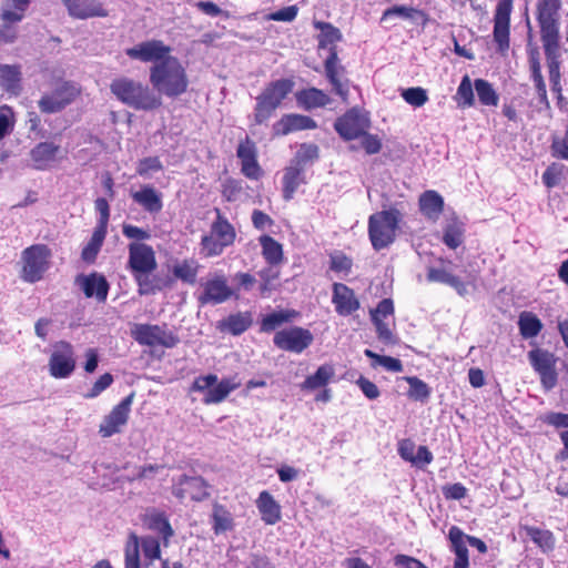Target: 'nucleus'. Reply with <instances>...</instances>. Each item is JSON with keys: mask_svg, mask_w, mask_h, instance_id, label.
Returning <instances> with one entry per match:
<instances>
[{"mask_svg": "<svg viewBox=\"0 0 568 568\" xmlns=\"http://www.w3.org/2000/svg\"><path fill=\"white\" fill-rule=\"evenodd\" d=\"M149 79L158 95L162 94L170 99L186 93L190 84L185 68L175 57L151 65Z\"/></svg>", "mask_w": 568, "mask_h": 568, "instance_id": "obj_1", "label": "nucleus"}, {"mask_svg": "<svg viewBox=\"0 0 568 568\" xmlns=\"http://www.w3.org/2000/svg\"><path fill=\"white\" fill-rule=\"evenodd\" d=\"M126 268L138 284L140 295L154 294L162 290V286L150 280L149 275L158 267L156 256L153 247L145 243L131 242L128 245Z\"/></svg>", "mask_w": 568, "mask_h": 568, "instance_id": "obj_2", "label": "nucleus"}, {"mask_svg": "<svg viewBox=\"0 0 568 568\" xmlns=\"http://www.w3.org/2000/svg\"><path fill=\"white\" fill-rule=\"evenodd\" d=\"M111 93L123 104L138 111H154L162 105V98L149 85L128 77H119L110 83Z\"/></svg>", "mask_w": 568, "mask_h": 568, "instance_id": "obj_3", "label": "nucleus"}, {"mask_svg": "<svg viewBox=\"0 0 568 568\" xmlns=\"http://www.w3.org/2000/svg\"><path fill=\"white\" fill-rule=\"evenodd\" d=\"M562 0H536V20L544 51L560 50V10Z\"/></svg>", "mask_w": 568, "mask_h": 568, "instance_id": "obj_4", "label": "nucleus"}, {"mask_svg": "<svg viewBox=\"0 0 568 568\" xmlns=\"http://www.w3.org/2000/svg\"><path fill=\"white\" fill-rule=\"evenodd\" d=\"M402 217L395 207L378 211L368 217V237L375 251L384 250L395 242Z\"/></svg>", "mask_w": 568, "mask_h": 568, "instance_id": "obj_5", "label": "nucleus"}, {"mask_svg": "<svg viewBox=\"0 0 568 568\" xmlns=\"http://www.w3.org/2000/svg\"><path fill=\"white\" fill-rule=\"evenodd\" d=\"M292 79H278L268 82L263 91L255 98L254 124L262 125L266 123L282 102L294 89Z\"/></svg>", "mask_w": 568, "mask_h": 568, "instance_id": "obj_6", "label": "nucleus"}, {"mask_svg": "<svg viewBox=\"0 0 568 568\" xmlns=\"http://www.w3.org/2000/svg\"><path fill=\"white\" fill-rule=\"evenodd\" d=\"M216 219L211 225L210 234L202 236L201 246L205 257L219 256L224 248L232 245L236 237L234 226L222 215L219 209Z\"/></svg>", "mask_w": 568, "mask_h": 568, "instance_id": "obj_7", "label": "nucleus"}, {"mask_svg": "<svg viewBox=\"0 0 568 568\" xmlns=\"http://www.w3.org/2000/svg\"><path fill=\"white\" fill-rule=\"evenodd\" d=\"M52 252L45 244H33L21 253L22 268L20 277L27 283L41 281L50 267Z\"/></svg>", "mask_w": 568, "mask_h": 568, "instance_id": "obj_8", "label": "nucleus"}, {"mask_svg": "<svg viewBox=\"0 0 568 568\" xmlns=\"http://www.w3.org/2000/svg\"><path fill=\"white\" fill-rule=\"evenodd\" d=\"M240 386L231 378L219 381L215 374L199 376L190 387V392L205 393L203 403L206 405L222 403L231 392Z\"/></svg>", "mask_w": 568, "mask_h": 568, "instance_id": "obj_9", "label": "nucleus"}, {"mask_svg": "<svg viewBox=\"0 0 568 568\" xmlns=\"http://www.w3.org/2000/svg\"><path fill=\"white\" fill-rule=\"evenodd\" d=\"M140 544L143 555L146 559V566L151 565L161 556L160 541L151 536H145L141 540L136 534L131 532L124 548V567L141 568L140 562Z\"/></svg>", "mask_w": 568, "mask_h": 568, "instance_id": "obj_10", "label": "nucleus"}, {"mask_svg": "<svg viewBox=\"0 0 568 568\" xmlns=\"http://www.w3.org/2000/svg\"><path fill=\"white\" fill-rule=\"evenodd\" d=\"M131 335L140 345L149 347L173 348L180 343L179 336L168 329L166 324H135Z\"/></svg>", "mask_w": 568, "mask_h": 568, "instance_id": "obj_11", "label": "nucleus"}, {"mask_svg": "<svg viewBox=\"0 0 568 568\" xmlns=\"http://www.w3.org/2000/svg\"><path fill=\"white\" fill-rule=\"evenodd\" d=\"M528 361L532 369L539 375L540 384L545 390H551L558 383L557 357L548 349L540 347L528 352Z\"/></svg>", "mask_w": 568, "mask_h": 568, "instance_id": "obj_12", "label": "nucleus"}, {"mask_svg": "<svg viewBox=\"0 0 568 568\" xmlns=\"http://www.w3.org/2000/svg\"><path fill=\"white\" fill-rule=\"evenodd\" d=\"M201 286L202 291L196 296L197 303L201 306L222 304L236 295L223 273H214L202 282Z\"/></svg>", "mask_w": 568, "mask_h": 568, "instance_id": "obj_13", "label": "nucleus"}, {"mask_svg": "<svg viewBox=\"0 0 568 568\" xmlns=\"http://www.w3.org/2000/svg\"><path fill=\"white\" fill-rule=\"evenodd\" d=\"M513 8L514 0H497L493 18V38L500 53L507 52L510 47V17Z\"/></svg>", "mask_w": 568, "mask_h": 568, "instance_id": "obj_14", "label": "nucleus"}, {"mask_svg": "<svg viewBox=\"0 0 568 568\" xmlns=\"http://www.w3.org/2000/svg\"><path fill=\"white\" fill-rule=\"evenodd\" d=\"M325 77L332 85V91L346 101L349 90V79L346 68L338 58L337 47L329 48V53L324 61Z\"/></svg>", "mask_w": 568, "mask_h": 568, "instance_id": "obj_15", "label": "nucleus"}, {"mask_svg": "<svg viewBox=\"0 0 568 568\" xmlns=\"http://www.w3.org/2000/svg\"><path fill=\"white\" fill-rule=\"evenodd\" d=\"M73 346L67 341H59L53 345L49 358V372L54 378H67L75 369Z\"/></svg>", "mask_w": 568, "mask_h": 568, "instance_id": "obj_16", "label": "nucleus"}, {"mask_svg": "<svg viewBox=\"0 0 568 568\" xmlns=\"http://www.w3.org/2000/svg\"><path fill=\"white\" fill-rule=\"evenodd\" d=\"M133 398L134 393L129 394L104 416L99 425V434L103 438L111 437L122 432V428L129 422Z\"/></svg>", "mask_w": 568, "mask_h": 568, "instance_id": "obj_17", "label": "nucleus"}, {"mask_svg": "<svg viewBox=\"0 0 568 568\" xmlns=\"http://www.w3.org/2000/svg\"><path fill=\"white\" fill-rule=\"evenodd\" d=\"M312 333L300 326L277 331L273 337L274 345L282 351L300 354L313 342Z\"/></svg>", "mask_w": 568, "mask_h": 568, "instance_id": "obj_18", "label": "nucleus"}, {"mask_svg": "<svg viewBox=\"0 0 568 568\" xmlns=\"http://www.w3.org/2000/svg\"><path fill=\"white\" fill-rule=\"evenodd\" d=\"M171 47L166 45L161 40H148L143 41L132 48L125 50V53L129 58L133 60H139L141 62L148 63L153 62L160 63L171 58Z\"/></svg>", "mask_w": 568, "mask_h": 568, "instance_id": "obj_19", "label": "nucleus"}, {"mask_svg": "<svg viewBox=\"0 0 568 568\" xmlns=\"http://www.w3.org/2000/svg\"><path fill=\"white\" fill-rule=\"evenodd\" d=\"M236 156L241 163V173L248 180L257 181L264 175V171L257 160L255 142L246 135L236 148Z\"/></svg>", "mask_w": 568, "mask_h": 568, "instance_id": "obj_20", "label": "nucleus"}, {"mask_svg": "<svg viewBox=\"0 0 568 568\" xmlns=\"http://www.w3.org/2000/svg\"><path fill=\"white\" fill-rule=\"evenodd\" d=\"M77 90L69 83H63L55 88L51 93H45L38 101V106L42 113H58L77 98Z\"/></svg>", "mask_w": 568, "mask_h": 568, "instance_id": "obj_21", "label": "nucleus"}, {"mask_svg": "<svg viewBox=\"0 0 568 568\" xmlns=\"http://www.w3.org/2000/svg\"><path fill=\"white\" fill-rule=\"evenodd\" d=\"M209 484L201 476H180L174 489L173 495L179 499L189 497L193 501H203L209 498Z\"/></svg>", "mask_w": 568, "mask_h": 568, "instance_id": "obj_22", "label": "nucleus"}, {"mask_svg": "<svg viewBox=\"0 0 568 568\" xmlns=\"http://www.w3.org/2000/svg\"><path fill=\"white\" fill-rule=\"evenodd\" d=\"M61 159H63L62 149L53 142H39L30 151L32 166L39 171L53 168Z\"/></svg>", "mask_w": 568, "mask_h": 568, "instance_id": "obj_23", "label": "nucleus"}, {"mask_svg": "<svg viewBox=\"0 0 568 568\" xmlns=\"http://www.w3.org/2000/svg\"><path fill=\"white\" fill-rule=\"evenodd\" d=\"M368 126V120L356 110L347 111L344 115L339 116L334 124L337 133L346 141L361 138Z\"/></svg>", "mask_w": 568, "mask_h": 568, "instance_id": "obj_24", "label": "nucleus"}, {"mask_svg": "<svg viewBox=\"0 0 568 568\" xmlns=\"http://www.w3.org/2000/svg\"><path fill=\"white\" fill-rule=\"evenodd\" d=\"M75 284L80 286L87 298L94 297L104 303L108 298L110 285L103 274L92 272L88 275L80 274L75 277Z\"/></svg>", "mask_w": 568, "mask_h": 568, "instance_id": "obj_25", "label": "nucleus"}, {"mask_svg": "<svg viewBox=\"0 0 568 568\" xmlns=\"http://www.w3.org/2000/svg\"><path fill=\"white\" fill-rule=\"evenodd\" d=\"M316 122L307 115L288 113L282 115L273 124L272 130L274 136H284L297 131L316 129Z\"/></svg>", "mask_w": 568, "mask_h": 568, "instance_id": "obj_26", "label": "nucleus"}, {"mask_svg": "<svg viewBox=\"0 0 568 568\" xmlns=\"http://www.w3.org/2000/svg\"><path fill=\"white\" fill-rule=\"evenodd\" d=\"M546 58V65L548 70V78L550 82V89L556 94L557 105L564 108V95L561 84V61L560 50H547L544 51Z\"/></svg>", "mask_w": 568, "mask_h": 568, "instance_id": "obj_27", "label": "nucleus"}, {"mask_svg": "<svg viewBox=\"0 0 568 568\" xmlns=\"http://www.w3.org/2000/svg\"><path fill=\"white\" fill-rule=\"evenodd\" d=\"M332 302L337 314L342 316H348L359 308L354 291L343 283H334Z\"/></svg>", "mask_w": 568, "mask_h": 568, "instance_id": "obj_28", "label": "nucleus"}, {"mask_svg": "<svg viewBox=\"0 0 568 568\" xmlns=\"http://www.w3.org/2000/svg\"><path fill=\"white\" fill-rule=\"evenodd\" d=\"M63 2L69 14L77 19L108 16V10L99 0H63Z\"/></svg>", "mask_w": 568, "mask_h": 568, "instance_id": "obj_29", "label": "nucleus"}, {"mask_svg": "<svg viewBox=\"0 0 568 568\" xmlns=\"http://www.w3.org/2000/svg\"><path fill=\"white\" fill-rule=\"evenodd\" d=\"M530 79L537 91L539 103L547 110L550 109V102L547 95L546 83L541 73L540 54L537 48L528 52Z\"/></svg>", "mask_w": 568, "mask_h": 568, "instance_id": "obj_30", "label": "nucleus"}, {"mask_svg": "<svg viewBox=\"0 0 568 568\" xmlns=\"http://www.w3.org/2000/svg\"><path fill=\"white\" fill-rule=\"evenodd\" d=\"M132 200L151 215L159 214L163 209L162 194L152 185H143L131 193Z\"/></svg>", "mask_w": 568, "mask_h": 568, "instance_id": "obj_31", "label": "nucleus"}, {"mask_svg": "<svg viewBox=\"0 0 568 568\" xmlns=\"http://www.w3.org/2000/svg\"><path fill=\"white\" fill-rule=\"evenodd\" d=\"M467 537L459 527L452 526L448 531V539L450 541V549L454 551L456 558L454 561V568H468V549H467Z\"/></svg>", "mask_w": 568, "mask_h": 568, "instance_id": "obj_32", "label": "nucleus"}, {"mask_svg": "<svg viewBox=\"0 0 568 568\" xmlns=\"http://www.w3.org/2000/svg\"><path fill=\"white\" fill-rule=\"evenodd\" d=\"M0 88L11 97L22 92V72L19 64H0Z\"/></svg>", "mask_w": 568, "mask_h": 568, "instance_id": "obj_33", "label": "nucleus"}, {"mask_svg": "<svg viewBox=\"0 0 568 568\" xmlns=\"http://www.w3.org/2000/svg\"><path fill=\"white\" fill-rule=\"evenodd\" d=\"M418 206L420 213L430 221H437L444 212V199L434 190H427L419 195Z\"/></svg>", "mask_w": 568, "mask_h": 568, "instance_id": "obj_34", "label": "nucleus"}, {"mask_svg": "<svg viewBox=\"0 0 568 568\" xmlns=\"http://www.w3.org/2000/svg\"><path fill=\"white\" fill-rule=\"evenodd\" d=\"M306 183L305 171L290 163L283 170L282 194L285 201H291L298 187Z\"/></svg>", "mask_w": 568, "mask_h": 568, "instance_id": "obj_35", "label": "nucleus"}, {"mask_svg": "<svg viewBox=\"0 0 568 568\" xmlns=\"http://www.w3.org/2000/svg\"><path fill=\"white\" fill-rule=\"evenodd\" d=\"M426 278L430 283H442L453 287L460 296L468 294V283L462 281L445 267H428Z\"/></svg>", "mask_w": 568, "mask_h": 568, "instance_id": "obj_36", "label": "nucleus"}, {"mask_svg": "<svg viewBox=\"0 0 568 568\" xmlns=\"http://www.w3.org/2000/svg\"><path fill=\"white\" fill-rule=\"evenodd\" d=\"M142 523L148 529L160 534L164 541H168L174 534L164 511L151 509L143 515Z\"/></svg>", "mask_w": 568, "mask_h": 568, "instance_id": "obj_37", "label": "nucleus"}, {"mask_svg": "<svg viewBox=\"0 0 568 568\" xmlns=\"http://www.w3.org/2000/svg\"><path fill=\"white\" fill-rule=\"evenodd\" d=\"M256 506L262 520L266 525H275L281 520V506L267 490L260 493L258 498L256 499Z\"/></svg>", "mask_w": 568, "mask_h": 568, "instance_id": "obj_38", "label": "nucleus"}, {"mask_svg": "<svg viewBox=\"0 0 568 568\" xmlns=\"http://www.w3.org/2000/svg\"><path fill=\"white\" fill-rule=\"evenodd\" d=\"M300 316V312L293 308L274 311L264 315L260 322V331L271 333L284 324L294 322Z\"/></svg>", "mask_w": 568, "mask_h": 568, "instance_id": "obj_39", "label": "nucleus"}, {"mask_svg": "<svg viewBox=\"0 0 568 568\" xmlns=\"http://www.w3.org/2000/svg\"><path fill=\"white\" fill-rule=\"evenodd\" d=\"M394 18L410 20L413 22H420L423 26L428 22V14L425 11L414 7L400 4H395L384 10L381 17V22L388 21Z\"/></svg>", "mask_w": 568, "mask_h": 568, "instance_id": "obj_40", "label": "nucleus"}, {"mask_svg": "<svg viewBox=\"0 0 568 568\" xmlns=\"http://www.w3.org/2000/svg\"><path fill=\"white\" fill-rule=\"evenodd\" d=\"M212 530L215 535H221L234 528V518L226 506L214 501L211 514Z\"/></svg>", "mask_w": 568, "mask_h": 568, "instance_id": "obj_41", "label": "nucleus"}, {"mask_svg": "<svg viewBox=\"0 0 568 568\" xmlns=\"http://www.w3.org/2000/svg\"><path fill=\"white\" fill-rule=\"evenodd\" d=\"M258 242L262 247V255L271 266L280 265L283 262V246L280 242L267 234L261 235Z\"/></svg>", "mask_w": 568, "mask_h": 568, "instance_id": "obj_42", "label": "nucleus"}, {"mask_svg": "<svg viewBox=\"0 0 568 568\" xmlns=\"http://www.w3.org/2000/svg\"><path fill=\"white\" fill-rule=\"evenodd\" d=\"M200 264L194 258H184L176 262L172 267V274L176 280L182 281L189 285L196 283Z\"/></svg>", "mask_w": 568, "mask_h": 568, "instance_id": "obj_43", "label": "nucleus"}, {"mask_svg": "<svg viewBox=\"0 0 568 568\" xmlns=\"http://www.w3.org/2000/svg\"><path fill=\"white\" fill-rule=\"evenodd\" d=\"M544 325L538 316L528 311H524L518 317V328L523 338H534L541 332Z\"/></svg>", "mask_w": 568, "mask_h": 568, "instance_id": "obj_44", "label": "nucleus"}, {"mask_svg": "<svg viewBox=\"0 0 568 568\" xmlns=\"http://www.w3.org/2000/svg\"><path fill=\"white\" fill-rule=\"evenodd\" d=\"M523 530L544 552L554 550L555 537L550 530L528 525L524 526Z\"/></svg>", "mask_w": 568, "mask_h": 568, "instance_id": "obj_45", "label": "nucleus"}, {"mask_svg": "<svg viewBox=\"0 0 568 568\" xmlns=\"http://www.w3.org/2000/svg\"><path fill=\"white\" fill-rule=\"evenodd\" d=\"M106 236V231L102 230V227H95L90 241L82 248L81 258L88 263L92 264L95 262L97 256L103 245L104 239Z\"/></svg>", "mask_w": 568, "mask_h": 568, "instance_id": "obj_46", "label": "nucleus"}, {"mask_svg": "<svg viewBox=\"0 0 568 568\" xmlns=\"http://www.w3.org/2000/svg\"><path fill=\"white\" fill-rule=\"evenodd\" d=\"M474 88L477 93L478 101L484 106H497L499 103V94L493 84L485 79H475Z\"/></svg>", "mask_w": 568, "mask_h": 568, "instance_id": "obj_47", "label": "nucleus"}, {"mask_svg": "<svg viewBox=\"0 0 568 568\" xmlns=\"http://www.w3.org/2000/svg\"><path fill=\"white\" fill-rule=\"evenodd\" d=\"M474 84L468 74L462 78V81L457 88L454 100L457 105L462 109H468L475 105Z\"/></svg>", "mask_w": 568, "mask_h": 568, "instance_id": "obj_48", "label": "nucleus"}, {"mask_svg": "<svg viewBox=\"0 0 568 568\" xmlns=\"http://www.w3.org/2000/svg\"><path fill=\"white\" fill-rule=\"evenodd\" d=\"M318 158V148L315 144H302L294 158L291 161V164L297 166L306 171L308 165H312L316 159Z\"/></svg>", "mask_w": 568, "mask_h": 568, "instance_id": "obj_49", "label": "nucleus"}, {"mask_svg": "<svg viewBox=\"0 0 568 568\" xmlns=\"http://www.w3.org/2000/svg\"><path fill=\"white\" fill-rule=\"evenodd\" d=\"M409 389L407 396L416 402H426L430 396V387L417 376H405Z\"/></svg>", "mask_w": 568, "mask_h": 568, "instance_id": "obj_50", "label": "nucleus"}, {"mask_svg": "<svg viewBox=\"0 0 568 568\" xmlns=\"http://www.w3.org/2000/svg\"><path fill=\"white\" fill-rule=\"evenodd\" d=\"M464 226L459 222H453L446 225L443 234V242L452 250H456L464 242Z\"/></svg>", "mask_w": 568, "mask_h": 568, "instance_id": "obj_51", "label": "nucleus"}, {"mask_svg": "<svg viewBox=\"0 0 568 568\" xmlns=\"http://www.w3.org/2000/svg\"><path fill=\"white\" fill-rule=\"evenodd\" d=\"M364 354L366 357L374 361L373 366L379 365L384 367L388 372L399 373L403 371V364L400 359L392 357V356H385L379 355L372 349H365Z\"/></svg>", "mask_w": 568, "mask_h": 568, "instance_id": "obj_52", "label": "nucleus"}, {"mask_svg": "<svg viewBox=\"0 0 568 568\" xmlns=\"http://www.w3.org/2000/svg\"><path fill=\"white\" fill-rule=\"evenodd\" d=\"M252 324V318L250 314H232L225 321V326L229 332L233 335H240L244 333Z\"/></svg>", "mask_w": 568, "mask_h": 568, "instance_id": "obj_53", "label": "nucleus"}, {"mask_svg": "<svg viewBox=\"0 0 568 568\" xmlns=\"http://www.w3.org/2000/svg\"><path fill=\"white\" fill-rule=\"evenodd\" d=\"M566 172V166L558 162H552L542 173V183L547 189H552L559 184Z\"/></svg>", "mask_w": 568, "mask_h": 568, "instance_id": "obj_54", "label": "nucleus"}, {"mask_svg": "<svg viewBox=\"0 0 568 568\" xmlns=\"http://www.w3.org/2000/svg\"><path fill=\"white\" fill-rule=\"evenodd\" d=\"M353 266V260L341 251L329 254V268L338 274L348 275Z\"/></svg>", "mask_w": 568, "mask_h": 568, "instance_id": "obj_55", "label": "nucleus"}, {"mask_svg": "<svg viewBox=\"0 0 568 568\" xmlns=\"http://www.w3.org/2000/svg\"><path fill=\"white\" fill-rule=\"evenodd\" d=\"M550 153L555 159L568 161V124L562 136H552Z\"/></svg>", "mask_w": 568, "mask_h": 568, "instance_id": "obj_56", "label": "nucleus"}, {"mask_svg": "<svg viewBox=\"0 0 568 568\" xmlns=\"http://www.w3.org/2000/svg\"><path fill=\"white\" fill-rule=\"evenodd\" d=\"M242 191H243L242 182L234 178L225 179L221 185L222 196L227 202L236 201L240 197Z\"/></svg>", "mask_w": 568, "mask_h": 568, "instance_id": "obj_57", "label": "nucleus"}, {"mask_svg": "<svg viewBox=\"0 0 568 568\" xmlns=\"http://www.w3.org/2000/svg\"><path fill=\"white\" fill-rule=\"evenodd\" d=\"M296 101L298 106L304 110L317 108L320 105V90L315 88L302 90L296 93Z\"/></svg>", "mask_w": 568, "mask_h": 568, "instance_id": "obj_58", "label": "nucleus"}, {"mask_svg": "<svg viewBox=\"0 0 568 568\" xmlns=\"http://www.w3.org/2000/svg\"><path fill=\"white\" fill-rule=\"evenodd\" d=\"M343 34L338 28L331 23L322 22V49H328L342 41Z\"/></svg>", "mask_w": 568, "mask_h": 568, "instance_id": "obj_59", "label": "nucleus"}, {"mask_svg": "<svg viewBox=\"0 0 568 568\" xmlns=\"http://www.w3.org/2000/svg\"><path fill=\"white\" fill-rule=\"evenodd\" d=\"M403 99L415 108L423 106L428 101V95L425 89L420 87H413L402 92Z\"/></svg>", "mask_w": 568, "mask_h": 568, "instance_id": "obj_60", "label": "nucleus"}, {"mask_svg": "<svg viewBox=\"0 0 568 568\" xmlns=\"http://www.w3.org/2000/svg\"><path fill=\"white\" fill-rule=\"evenodd\" d=\"M11 7L17 11L4 10L2 20L7 22H18L23 18V12L27 10L30 0H7Z\"/></svg>", "mask_w": 568, "mask_h": 568, "instance_id": "obj_61", "label": "nucleus"}, {"mask_svg": "<svg viewBox=\"0 0 568 568\" xmlns=\"http://www.w3.org/2000/svg\"><path fill=\"white\" fill-rule=\"evenodd\" d=\"M14 126V113L11 106H0V140L9 134Z\"/></svg>", "mask_w": 568, "mask_h": 568, "instance_id": "obj_62", "label": "nucleus"}, {"mask_svg": "<svg viewBox=\"0 0 568 568\" xmlns=\"http://www.w3.org/2000/svg\"><path fill=\"white\" fill-rule=\"evenodd\" d=\"M163 170L162 162L158 156H148L139 161L136 173L140 176H148L150 172H159Z\"/></svg>", "mask_w": 568, "mask_h": 568, "instance_id": "obj_63", "label": "nucleus"}, {"mask_svg": "<svg viewBox=\"0 0 568 568\" xmlns=\"http://www.w3.org/2000/svg\"><path fill=\"white\" fill-rule=\"evenodd\" d=\"M113 383V376L110 373L101 375L97 382L92 385L90 390L84 395L85 398H94L99 396L103 390L111 386Z\"/></svg>", "mask_w": 568, "mask_h": 568, "instance_id": "obj_64", "label": "nucleus"}]
</instances>
